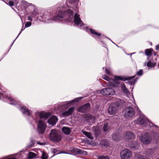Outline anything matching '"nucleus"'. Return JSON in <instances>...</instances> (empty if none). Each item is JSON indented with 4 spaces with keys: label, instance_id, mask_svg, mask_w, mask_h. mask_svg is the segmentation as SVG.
<instances>
[{
    "label": "nucleus",
    "instance_id": "f257e3e1",
    "mask_svg": "<svg viewBox=\"0 0 159 159\" xmlns=\"http://www.w3.org/2000/svg\"><path fill=\"white\" fill-rule=\"evenodd\" d=\"M73 15V12L70 9L65 10L62 7H59L57 9V15L52 17V19L51 14L48 12L44 13L43 17L41 16H40L47 23H52V21H61L64 19L67 21H73L75 24L81 29H86L87 27L82 21L80 15L77 13L75 14L74 20H72Z\"/></svg>",
    "mask_w": 159,
    "mask_h": 159
},
{
    "label": "nucleus",
    "instance_id": "f03ea898",
    "mask_svg": "<svg viewBox=\"0 0 159 159\" xmlns=\"http://www.w3.org/2000/svg\"><path fill=\"white\" fill-rule=\"evenodd\" d=\"M50 113L44 112H36L35 113L34 118L36 122L38 121L37 123V130L39 134H43L46 128V124L41 119L48 118L50 116Z\"/></svg>",
    "mask_w": 159,
    "mask_h": 159
},
{
    "label": "nucleus",
    "instance_id": "7ed1b4c3",
    "mask_svg": "<svg viewBox=\"0 0 159 159\" xmlns=\"http://www.w3.org/2000/svg\"><path fill=\"white\" fill-rule=\"evenodd\" d=\"M135 123L139 124L142 125L143 126L152 127L156 125L150 122L145 116H140L137 120L134 121Z\"/></svg>",
    "mask_w": 159,
    "mask_h": 159
},
{
    "label": "nucleus",
    "instance_id": "20e7f679",
    "mask_svg": "<svg viewBox=\"0 0 159 159\" xmlns=\"http://www.w3.org/2000/svg\"><path fill=\"white\" fill-rule=\"evenodd\" d=\"M49 138L53 142H58L61 140L62 137L58 130L52 129L49 134Z\"/></svg>",
    "mask_w": 159,
    "mask_h": 159
},
{
    "label": "nucleus",
    "instance_id": "39448f33",
    "mask_svg": "<svg viewBox=\"0 0 159 159\" xmlns=\"http://www.w3.org/2000/svg\"><path fill=\"white\" fill-rule=\"evenodd\" d=\"M134 77V76H132L126 79L121 76H115L114 79H111L109 84L111 86L114 87H117L119 83V80H121L124 81L126 80H129Z\"/></svg>",
    "mask_w": 159,
    "mask_h": 159
},
{
    "label": "nucleus",
    "instance_id": "423d86ee",
    "mask_svg": "<svg viewBox=\"0 0 159 159\" xmlns=\"http://www.w3.org/2000/svg\"><path fill=\"white\" fill-rule=\"evenodd\" d=\"M139 139L143 144H148L150 143L152 140L151 135L148 133H145L139 136Z\"/></svg>",
    "mask_w": 159,
    "mask_h": 159
},
{
    "label": "nucleus",
    "instance_id": "0eeeda50",
    "mask_svg": "<svg viewBox=\"0 0 159 159\" xmlns=\"http://www.w3.org/2000/svg\"><path fill=\"white\" fill-rule=\"evenodd\" d=\"M132 155V152L128 148L123 149L120 153L121 159H130Z\"/></svg>",
    "mask_w": 159,
    "mask_h": 159
},
{
    "label": "nucleus",
    "instance_id": "6e6552de",
    "mask_svg": "<svg viewBox=\"0 0 159 159\" xmlns=\"http://www.w3.org/2000/svg\"><path fill=\"white\" fill-rule=\"evenodd\" d=\"M116 100L117 102L112 103L109 106L108 111L110 115L115 114L117 112L118 107L120 105L118 102L120 101V100L119 99H116Z\"/></svg>",
    "mask_w": 159,
    "mask_h": 159
},
{
    "label": "nucleus",
    "instance_id": "1a4fd4ad",
    "mask_svg": "<svg viewBox=\"0 0 159 159\" xmlns=\"http://www.w3.org/2000/svg\"><path fill=\"white\" fill-rule=\"evenodd\" d=\"M135 113L134 110L130 107H127L123 111L124 116L126 118L132 117L134 115Z\"/></svg>",
    "mask_w": 159,
    "mask_h": 159
},
{
    "label": "nucleus",
    "instance_id": "9d476101",
    "mask_svg": "<svg viewBox=\"0 0 159 159\" xmlns=\"http://www.w3.org/2000/svg\"><path fill=\"white\" fill-rule=\"evenodd\" d=\"M100 93L102 95H113L115 94V91L112 88L108 86L107 88H104L102 89Z\"/></svg>",
    "mask_w": 159,
    "mask_h": 159
},
{
    "label": "nucleus",
    "instance_id": "9b49d317",
    "mask_svg": "<svg viewBox=\"0 0 159 159\" xmlns=\"http://www.w3.org/2000/svg\"><path fill=\"white\" fill-rule=\"evenodd\" d=\"M95 120V117L90 114H87L85 116V122L89 123V125H91L93 123Z\"/></svg>",
    "mask_w": 159,
    "mask_h": 159
},
{
    "label": "nucleus",
    "instance_id": "f8f14e48",
    "mask_svg": "<svg viewBox=\"0 0 159 159\" xmlns=\"http://www.w3.org/2000/svg\"><path fill=\"white\" fill-rule=\"evenodd\" d=\"M83 98V97H79L75 98L74 100H73L71 101H67L63 102L61 105H63L65 107H66L67 106L71 104V103H75V102L79 101L81 99Z\"/></svg>",
    "mask_w": 159,
    "mask_h": 159
},
{
    "label": "nucleus",
    "instance_id": "ddd939ff",
    "mask_svg": "<svg viewBox=\"0 0 159 159\" xmlns=\"http://www.w3.org/2000/svg\"><path fill=\"white\" fill-rule=\"evenodd\" d=\"M90 109V105L89 103H87L78 108V111L79 112H84L88 111Z\"/></svg>",
    "mask_w": 159,
    "mask_h": 159
},
{
    "label": "nucleus",
    "instance_id": "4468645a",
    "mask_svg": "<svg viewBox=\"0 0 159 159\" xmlns=\"http://www.w3.org/2000/svg\"><path fill=\"white\" fill-rule=\"evenodd\" d=\"M135 137L133 133L130 131H127L125 134L124 139L129 140L134 139Z\"/></svg>",
    "mask_w": 159,
    "mask_h": 159
},
{
    "label": "nucleus",
    "instance_id": "2eb2a0df",
    "mask_svg": "<svg viewBox=\"0 0 159 159\" xmlns=\"http://www.w3.org/2000/svg\"><path fill=\"white\" fill-rule=\"evenodd\" d=\"M20 111L25 115L30 116L31 112L25 107H22L20 108Z\"/></svg>",
    "mask_w": 159,
    "mask_h": 159
},
{
    "label": "nucleus",
    "instance_id": "dca6fc26",
    "mask_svg": "<svg viewBox=\"0 0 159 159\" xmlns=\"http://www.w3.org/2000/svg\"><path fill=\"white\" fill-rule=\"evenodd\" d=\"M57 121V118L56 116H52L48 120V123L53 125L55 124Z\"/></svg>",
    "mask_w": 159,
    "mask_h": 159
},
{
    "label": "nucleus",
    "instance_id": "f3484780",
    "mask_svg": "<svg viewBox=\"0 0 159 159\" xmlns=\"http://www.w3.org/2000/svg\"><path fill=\"white\" fill-rule=\"evenodd\" d=\"M74 109L75 108L74 107H71L69 108L68 110L63 112L62 115L63 116H67L70 115L72 114Z\"/></svg>",
    "mask_w": 159,
    "mask_h": 159
},
{
    "label": "nucleus",
    "instance_id": "a211bd4d",
    "mask_svg": "<svg viewBox=\"0 0 159 159\" xmlns=\"http://www.w3.org/2000/svg\"><path fill=\"white\" fill-rule=\"evenodd\" d=\"M8 99L9 102V103L11 105H15L16 104H19L20 102L18 101H16L15 100L12 98L11 97H9L8 98Z\"/></svg>",
    "mask_w": 159,
    "mask_h": 159
},
{
    "label": "nucleus",
    "instance_id": "6ab92c4d",
    "mask_svg": "<svg viewBox=\"0 0 159 159\" xmlns=\"http://www.w3.org/2000/svg\"><path fill=\"white\" fill-rule=\"evenodd\" d=\"M62 130L64 134L66 135L69 134L71 132V130L68 127H64L62 128Z\"/></svg>",
    "mask_w": 159,
    "mask_h": 159
},
{
    "label": "nucleus",
    "instance_id": "aec40b11",
    "mask_svg": "<svg viewBox=\"0 0 159 159\" xmlns=\"http://www.w3.org/2000/svg\"><path fill=\"white\" fill-rule=\"evenodd\" d=\"M112 139L115 141H117L121 139L119 134L115 133L113 134L112 135Z\"/></svg>",
    "mask_w": 159,
    "mask_h": 159
},
{
    "label": "nucleus",
    "instance_id": "412c9836",
    "mask_svg": "<svg viewBox=\"0 0 159 159\" xmlns=\"http://www.w3.org/2000/svg\"><path fill=\"white\" fill-rule=\"evenodd\" d=\"M121 88L124 93H125L127 95L129 94V92L126 87L124 83L121 84Z\"/></svg>",
    "mask_w": 159,
    "mask_h": 159
},
{
    "label": "nucleus",
    "instance_id": "4be33fe9",
    "mask_svg": "<svg viewBox=\"0 0 159 159\" xmlns=\"http://www.w3.org/2000/svg\"><path fill=\"white\" fill-rule=\"evenodd\" d=\"M82 132L89 139H93V137L91 133L83 130L82 131Z\"/></svg>",
    "mask_w": 159,
    "mask_h": 159
},
{
    "label": "nucleus",
    "instance_id": "5701e85b",
    "mask_svg": "<svg viewBox=\"0 0 159 159\" xmlns=\"http://www.w3.org/2000/svg\"><path fill=\"white\" fill-rule=\"evenodd\" d=\"M79 0H70L69 2L71 3H73L75 8H77L78 7V2Z\"/></svg>",
    "mask_w": 159,
    "mask_h": 159
},
{
    "label": "nucleus",
    "instance_id": "b1692460",
    "mask_svg": "<svg viewBox=\"0 0 159 159\" xmlns=\"http://www.w3.org/2000/svg\"><path fill=\"white\" fill-rule=\"evenodd\" d=\"M36 156V153L30 152L28 153V158L29 159H32L35 157Z\"/></svg>",
    "mask_w": 159,
    "mask_h": 159
},
{
    "label": "nucleus",
    "instance_id": "393cba45",
    "mask_svg": "<svg viewBox=\"0 0 159 159\" xmlns=\"http://www.w3.org/2000/svg\"><path fill=\"white\" fill-rule=\"evenodd\" d=\"M134 159H148L139 154H136L135 156Z\"/></svg>",
    "mask_w": 159,
    "mask_h": 159
},
{
    "label": "nucleus",
    "instance_id": "a878e982",
    "mask_svg": "<svg viewBox=\"0 0 159 159\" xmlns=\"http://www.w3.org/2000/svg\"><path fill=\"white\" fill-rule=\"evenodd\" d=\"M93 130L96 134L98 135L100 134V131L97 126L93 127Z\"/></svg>",
    "mask_w": 159,
    "mask_h": 159
},
{
    "label": "nucleus",
    "instance_id": "bb28decb",
    "mask_svg": "<svg viewBox=\"0 0 159 159\" xmlns=\"http://www.w3.org/2000/svg\"><path fill=\"white\" fill-rule=\"evenodd\" d=\"M152 51L153 49L152 48L146 49L145 51V53L147 56H151L152 55Z\"/></svg>",
    "mask_w": 159,
    "mask_h": 159
},
{
    "label": "nucleus",
    "instance_id": "cd10ccee",
    "mask_svg": "<svg viewBox=\"0 0 159 159\" xmlns=\"http://www.w3.org/2000/svg\"><path fill=\"white\" fill-rule=\"evenodd\" d=\"M139 144H137V146L132 145L131 144H129V147L132 150H137L139 148Z\"/></svg>",
    "mask_w": 159,
    "mask_h": 159
},
{
    "label": "nucleus",
    "instance_id": "c85d7f7f",
    "mask_svg": "<svg viewBox=\"0 0 159 159\" xmlns=\"http://www.w3.org/2000/svg\"><path fill=\"white\" fill-rule=\"evenodd\" d=\"M103 128L104 131L105 132L109 130V127L108 126L107 122H105L104 123Z\"/></svg>",
    "mask_w": 159,
    "mask_h": 159
},
{
    "label": "nucleus",
    "instance_id": "c756f323",
    "mask_svg": "<svg viewBox=\"0 0 159 159\" xmlns=\"http://www.w3.org/2000/svg\"><path fill=\"white\" fill-rule=\"evenodd\" d=\"M156 65V63H152L150 61H149L147 64V66L148 67H153Z\"/></svg>",
    "mask_w": 159,
    "mask_h": 159
},
{
    "label": "nucleus",
    "instance_id": "7c9ffc66",
    "mask_svg": "<svg viewBox=\"0 0 159 159\" xmlns=\"http://www.w3.org/2000/svg\"><path fill=\"white\" fill-rule=\"evenodd\" d=\"M52 153H57L56 154H60V153H67L66 152H58L57 149H56V148H52Z\"/></svg>",
    "mask_w": 159,
    "mask_h": 159
},
{
    "label": "nucleus",
    "instance_id": "2f4dec72",
    "mask_svg": "<svg viewBox=\"0 0 159 159\" xmlns=\"http://www.w3.org/2000/svg\"><path fill=\"white\" fill-rule=\"evenodd\" d=\"M42 159H47L48 158L47 154L44 151L42 152Z\"/></svg>",
    "mask_w": 159,
    "mask_h": 159
},
{
    "label": "nucleus",
    "instance_id": "473e14b6",
    "mask_svg": "<svg viewBox=\"0 0 159 159\" xmlns=\"http://www.w3.org/2000/svg\"><path fill=\"white\" fill-rule=\"evenodd\" d=\"M90 31L91 33L93 34L96 35H97L98 36H100L101 35V34L99 33H97L96 32L95 30H93L92 29H90Z\"/></svg>",
    "mask_w": 159,
    "mask_h": 159
},
{
    "label": "nucleus",
    "instance_id": "72a5a7b5",
    "mask_svg": "<svg viewBox=\"0 0 159 159\" xmlns=\"http://www.w3.org/2000/svg\"><path fill=\"white\" fill-rule=\"evenodd\" d=\"M102 78L104 80L109 82V83H110L111 80V79L109 77H108L107 76L105 75H104L103 76Z\"/></svg>",
    "mask_w": 159,
    "mask_h": 159
},
{
    "label": "nucleus",
    "instance_id": "f704fd0d",
    "mask_svg": "<svg viewBox=\"0 0 159 159\" xmlns=\"http://www.w3.org/2000/svg\"><path fill=\"white\" fill-rule=\"evenodd\" d=\"M105 72L109 76L112 75L111 71L110 69H108L106 68L105 69Z\"/></svg>",
    "mask_w": 159,
    "mask_h": 159
},
{
    "label": "nucleus",
    "instance_id": "c9c22d12",
    "mask_svg": "<svg viewBox=\"0 0 159 159\" xmlns=\"http://www.w3.org/2000/svg\"><path fill=\"white\" fill-rule=\"evenodd\" d=\"M0 159H16V158L14 157H2Z\"/></svg>",
    "mask_w": 159,
    "mask_h": 159
},
{
    "label": "nucleus",
    "instance_id": "e433bc0d",
    "mask_svg": "<svg viewBox=\"0 0 159 159\" xmlns=\"http://www.w3.org/2000/svg\"><path fill=\"white\" fill-rule=\"evenodd\" d=\"M98 159H109L107 156H100L98 157Z\"/></svg>",
    "mask_w": 159,
    "mask_h": 159
},
{
    "label": "nucleus",
    "instance_id": "4c0bfd02",
    "mask_svg": "<svg viewBox=\"0 0 159 159\" xmlns=\"http://www.w3.org/2000/svg\"><path fill=\"white\" fill-rule=\"evenodd\" d=\"M32 23L30 22H27L25 25V27L27 28L30 27Z\"/></svg>",
    "mask_w": 159,
    "mask_h": 159
},
{
    "label": "nucleus",
    "instance_id": "58836bf2",
    "mask_svg": "<svg viewBox=\"0 0 159 159\" xmlns=\"http://www.w3.org/2000/svg\"><path fill=\"white\" fill-rule=\"evenodd\" d=\"M38 14V13L36 11H34L31 14L32 16L33 17H35Z\"/></svg>",
    "mask_w": 159,
    "mask_h": 159
},
{
    "label": "nucleus",
    "instance_id": "ea45409f",
    "mask_svg": "<svg viewBox=\"0 0 159 159\" xmlns=\"http://www.w3.org/2000/svg\"><path fill=\"white\" fill-rule=\"evenodd\" d=\"M137 74L138 75L141 76L143 74V70H140L139 71L137 72Z\"/></svg>",
    "mask_w": 159,
    "mask_h": 159
},
{
    "label": "nucleus",
    "instance_id": "a19ab883",
    "mask_svg": "<svg viewBox=\"0 0 159 159\" xmlns=\"http://www.w3.org/2000/svg\"><path fill=\"white\" fill-rule=\"evenodd\" d=\"M74 151L75 152H76L77 154H80L81 153L80 152L81 150L79 149H76L74 150Z\"/></svg>",
    "mask_w": 159,
    "mask_h": 159
},
{
    "label": "nucleus",
    "instance_id": "79ce46f5",
    "mask_svg": "<svg viewBox=\"0 0 159 159\" xmlns=\"http://www.w3.org/2000/svg\"><path fill=\"white\" fill-rule=\"evenodd\" d=\"M63 102H62V103H61L59 104V108H60V107L61 108H66V107H68V106H67L66 107H65L64 106H63V105H61L62 104V103H63Z\"/></svg>",
    "mask_w": 159,
    "mask_h": 159
},
{
    "label": "nucleus",
    "instance_id": "37998d69",
    "mask_svg": "<svg viewBox=\"0 0 159 159\" xmlns=\"http://www.w3.org/2000/svg\"><path fill=\"white\" fill-rule=\"evenodd\" d=\"M33 17L31 15V16H29L28 17V20H29L32 21V17Z\"/></svg>",
    "mask_w": 159,
    "mask_h": 159
},
{
    "label": "nucleus",
    "instance_id": "c03bdc74",
    "mask_svg": "<svg viewBox=\"0 0 159 159\" xmlns=\"http://www.w3.org/2000/svg\"><path fill=\"white\" fill-rule=\"evenodd\" d=\"M9 4L10 6H12L14 5V3L12 1H9Z\"/></svg>",
    "mask_w": 159,
    "mask_h": 159
},
{
    "label": "nucleus",
    "instance_id": "a18cd8bd",
    "mask_svg": "<svg viewBox=\"0 0 159 159\" xmlns=\"http://www.w3.org/2000/svg\"><path fill=\"white\" fill-rule=\"evenodd\" d=\"M24 29H22L20 31V33H19V34L16 37V38L14 40V41H13L12 43V44L14 42V41H15V40H16V39L18 38V37L19 35L20 34V33H21V31H23V30Z\"/></svg>",
    "mask_w": 159,
    "mask_h": 159
},
{
    "label": "nucleus",
    "instance_id": "49530a36",
    "mask_svg": "<svg viewBox=\"0 0 159 159\" xmlns=\"http://www.w3.org/2000/svg\"><path fill=\"white\" fill-rule=\"evenodd\" d=\"M156 49L157 50H159V44L156 46Z\"/></svg>",
    "mask_w": 159,
    "mask_h": 159
},
{
    "label": "nucleus",
    "instance_id": "de8ad7c7",
    "mask_svg": "<svg viewBox=\"0 0 159 159\" xmlns=\"http://www.w3.org/2000/svg\"><path fill=\"white\" fill-rule=\"evenodd\" d=\"M37 144H39V145H44V144L43 143H40V142H37Z\"/></svg>",
    "mask_w": 159,
    "mask_h": 159
},
{
    "label": "nucleus",
    "instance_id": "09e8293b",
    "mask_svg": "<svg viewBox=\"0 0 159 159\" xmlns=\"http://www.w3.org/2000/svg\"><path fill=\"white\" fill-rule=\"evenodd\" d=\"M22 2L23 3H25V4H26V3H27V2H26V1H22Z\"/></svg>",
    "mask_w": 159,
    "mask_h": 159
},
{
    "label": "nucleus",
    "instance_id": "8fccbe9b",
    "mask_svg": "<svg viewBox=\"0 0 159 159\" xmlns=\"http://www.w3.org/2000/svg\"><path fill=\"white\" fill-rule=\"evenodd\" d=\"M104 142H105V141L103 140L101 141V143L102 144H103L102 143Z\"/></svg>",
    "mask_w": 159,
    "mask_h": 159
},
{
    "label": "nucleus",
    "instance_id": "3c124183",
    "mask_svg": "<svg viewBox=\"0 0 159 159\" xmlns=\"http://www.w3.org/2000/svg\"><path fill=\"white\" fill-rule=\"evenodd\" d=\"M134 103V104H135V102L134 100V102H133Z\"/></svg>",
    "mask_w": 159,
    "mask_h": 159
},
{
    "label": "nucleus",
    "instance_id": "603ef678",
    "mask_svg": "<svg viewBox=\"0 0 159 159\" xmlns=\"http://www.w3.org/2000/svg\"><path fill=\"white\" fill-rule=\"evenodd\" d=\"M106 143H107L106 142L104 144V146H106Z\"/></svg>",
    "mask_w": 159,
    "mask_h": 159
},
{
    "label": "nucleus",
    "instance_id": "864d4df0",
    "mask_svg": "<svg viewBox=\"0 0 159 159\" xmlns=\"http://www.w3.org/2000/svg\"><path fill=\"white\" fill-rule=\"evenodd\" d=\"M154 55H156V53L155 52H154Z\"/></svg>",
    "mask_w": 159,
    "mask_h": 159
},
{
    "label": "nucleus",
    "instance_id": "5fc2aeb1",
    "mask_svg": "<svg viewBox=\"0 0 159 159\" xmlns=\"http://www.w3.org/2000/svg\"><path fill=\"white\" fill-rule=\"evenodd\" d=\"M144 65L145 66H146V63H144Z\"/></svg>",
    "mask_w": 159,
    "mask_h": 159
},
{
    "label": "nucleus",
    "instance_id": "6e6d98bb",
    "mask_svg": "<svg viewBox=\"0 0 159 159\" xmlns=\"http://www.w3.org/2000/svg\"><path fill=\"white\" fill-rule=\"evenodd\" d=\"M158 67H159V64H158Z\"/></svg>",
    "mask_w": 159,
    "mask_h": 159
},
{
    "label": "nucleus",
    "instance_id": "4d7b16f0",
    "mask_svg": "<svg viewBox=\"0 0 159 159\" xmlns=\"http://www.w3.org/2000/svg\"><path fill=\"white\" fill-rule=\"evenodd\" d=\"M134 54V53H132L131 54Z\"/></svg>",
    "mask_w": 159,
    "mask_h": 159
},
{
    "label": "nucleus",
    "instance_id": "13d9d810",
    "mask_svg": "<svg viewBox=\"0 0 159 159\" xmlns=\"http://www.w3.org/2000/svg\"><path fill=\"white\" fill-rule=\"evenodd\" d=\"M157 159H159V157Z\"/></svg>",
    "mask_w": 159,
    "mask_h": 159
}]
</instances>
